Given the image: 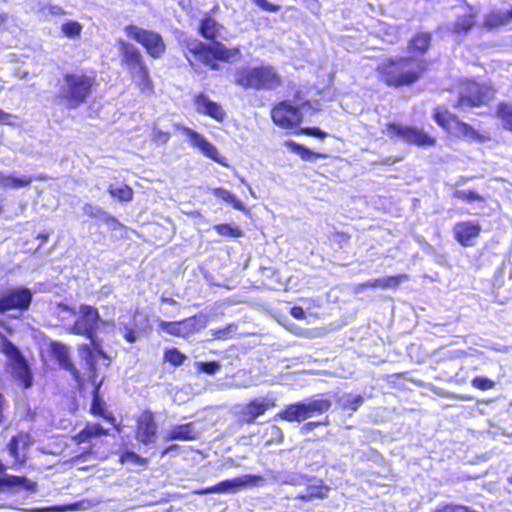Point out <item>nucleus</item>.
<instances>
[{"label": "nucleus", "instance_id": "obj_1", "mask_svg": "<svg viewBox=\"0 0 512 512\" xmlns=\"http://www.w3.org/2000/svg\"><path fill=\"white\" fill-rule=\"evenodd\" d=\"M430 61L414 56H387L375 67L380 84L391 89H402L417 84L429 71Z\"/></svg>", "mask_w": 512, "mask_h": 512}, {"label": "nucleus", "instance_id": "obj_2", "mask_svg": "<svg viewBox=\"0 0 512 512\" xmlns=\"http://www.w3.org/2000/svg\"><path fill=\"white\" fill-rule=\"evenodd\" d=\"M97 82L94 70H75L61 76L55 99L68 110L84 105L93 96Z\"/></svg>", "mask_w": 512, "mask_h": 512}, {"label": "nucleus", "instance_id": "obj_3", "mask_svg": "<svg viewBox=\"0 0 512 512\" xmlns=\"http://www.w3.org/2000/svg\"><path fill=\"white\" fill-rule=\"evenodd\" d=\"M117 44L120 65L125 70L131 84L141 95L152 96L155 93V86L142 52L132 43L122 39L118 40Z\"/></svg>", "mask_w": 512, "mask_h": 512}, {"label": "nucleus", "instance_id": "obj_4", "mask_svg": "<svg viewBox=\"0 0 512 512\" xmlns=\"http://www.w3.org/2000/svg\"><path fill=\"white\" fill-rule=\"evenodd\" d=\"M184 48V57L191 66L198 63L213 71L219 69L218 62H230L240 53L237 47L228 48L222 42L205 43L198 39L186 40Z\"/></svg>", "mask_w": 512, "mask_h": 512}, {"label": "nucleus", "instance_id": "obj_5", "mask_svg": "<svg viewBox=\"0 0 512 512\" xmlns=\"http://www.w3.org/2000/svg\"><path fill=\"white\" fill-rule=\"evenodd\" d=\"M281 77L270 65L243 66L234 73V84L244 90H273L281 85Z\"/></svg>", "mask_w": 512, "mask_h": 512}, {"label": "nucleus", "instance_id": "obj_6", "mask_svg": "<svg viewBox=\"0 0 512 512\" xmlns=\"http://www.w3.org/2000/svg\"><path fill=\"white\" fill-rule=\"evenodd\" d=\"M461 91L453 107L459 110L487 106L495 97V88L490 84L480 83L474 79H464Z\"/></svg>", "mask_w": 512, "mask_h": 512}, {"label": "nucleus", "instance_id": "obj_7", "mask_svg": "<svg viewBox=\"0 0 512 512\" xmlns=\"http://www.w3.org/2000/svg\"><path fill=\"white\" fill-rule=\"evenodd\" d=\"M0 350L7 357V367L13 380L22 389L30 388L33 384V373L20 349L6 336L2 335Z\"/></svg>", "mask_w": 512, "mask_h": 512}, {"label": "nucleus", "instance_id": "obj_8", "mask_svg": "<svg viewBox=\"0 0 512 512\" xmlns=\"http://www.w3.org/2000/svg\"><path fill=\"white\" fill-rule=\"evenodd\" d=\"M433 119L444 131L453 133L458 138L475 142H484L487 139L486 136L479 133L470 124L462 121L444 106L434 108Z\"/></svg>", "mask_w": 512, "mask_h": 512}, {"label": "nucleus", "instance_id": "obj_9", "mask_svg": "<svg viewBox=\"0 0 512 512\" xmlns=\"http://www.w3.org/2000/svg\"><path fill=\"white\" fill-rule=\"evenodd\" d=\"M124 32L129 39L140 44L152 59H160L166 53L167 46L160 33L134 24L126 25Z\"/></svg>", "mask_w": 512, "mask_h": 512}, {"label": "nucleus", "instance_id": "obj_10", "mask_svg": "<svg viewBox=\"0 0 512 512\" xmlns=\"http://www.w3.org/2000/svg\"><path fill=\"white\" fill-rule=\"evenodd\" d=\"M332 400L328 394H319L308 402H298L290 405V420L304 421L307 418L321 415L330 410Z\"/></svg>", "mask_w": 512, "mask_h": 512}, {"label": "nucleus", "instance_id": "obj_11", "mask_svg": "<svg viewBox=\"0 0 512 512\" xmlns=\"http://www.w3.org/2000/svg\"><path fill=\"white\" fill-rule=\"evenodd\" d=\"M100 314L96 307L88 304H81L78 309V317L71 326L75 335L92 339L97 336V328L100 321Z\"/></svg>", "mask_w": 512, "mask_h": 512}, {"label": "nucleus", "instance_id": "obj_12", "mask_svg": "<svg viewBox=\"0 0 512 512\" xmlns=\"http://www.w3.org/2000/svg\"><path fill=\"white\" fill-rule=\"evenodd\" d=\"M134 437L138 443L149 446L156 442L158 437V424L155 413L144 409L135 418Z\"/></svg>", "mask_w": 512, "mask_h": 512}, {"label": "nucleus", "instance_id": "obj_13", "mask_svg": "<svg viewBox=\"0 0 512 512\" xmlns=\"http://www.w3.org/2000/svg\"><path fill=\"white\" fill-rule=\"evenodd\" d=\"M33 299L32 292L26 287L6 289L0 294V314L11 310L26 311Z\"/></svg>", "mask_w": 512, "mask_h": 512}, {"label": "nucleus", "instance_id": "obj_14", "mask_svg": "<svg viewBox=\"0 0 512 512\" xmlns=\"http://www.w3.org/2000/svg\"><path fill=\"white\" fill-rule=\"evenodd\" d=\"M181 130L188 137L190 143L198 148L204 156L223 167L229 166L227 158L222 156L217 147L209 142L203 135L189 127H182Z\"/></svg>", "mask_w": 512, "mask_h": 512}, {"label": "nucleus", "instance_id": "obj_15", "mask_svg": "<svg viewBox=\"0 0 512 512\" xmlns=\"http://www.w3.org/2000/svg\"><path fill=\"white\" fill-rule=\"evenodd\" d=\"M49 348L51 354L56 359L59 366L62 369L68 371L76 382L78 389H82L85 385V379L72 362L69 348L60 342H51Z\"/></svg>", "mask_w": 512, "mask_h": 512}, {"label": "nucleus", "instance_id": "obj_16", "mask_svg": "<svg viewBox=\"0 0 512 512\" xmlns=\"http://www.w3.org/2000/svg\"><path fill=\"white\" fill-rule=\"evenodd\" d=\"M158 327L171 336L181 338H188L200 330L199 320L196 316L179 321H160Z\"/></svg>", "mask_w": 512, "mask_h": 512}, {"label": "nucleus", "instance_id": "obj_17", "mask_svg": "<svg viewBox=\"0 0 512 512\" xmlns=\"http://www.w3.org/2000/svg\"><path fill=\"white\" fill-rule=\"evenodd\" d=\"M454 239L462 247H472L479 238L482 228L477 221H460L453 226Z\"/></svg>", "mask_w": 512, "mask_h": 512}, {"label": "nucleus", "instance_id": "obj_18", "mask_svg": "<svg viewBox=\"0 0 512 512\" xmlns=\"http://www.w3.org/2000/svg\"><path fill=\"white\" fill-rule=\"evenodd\" d=\"M88 340L90 344H81L77 350L79 357L88 365L91 374L94 375L98 358L108 359V356L102 348L101 340L97 336Z\"/></svg>", "mask_w": 512, "mask_h": 512}, {"label": "nucleus", "instance_id": "obj_19", "mask_svg": "<svg viewBox=\"0 0 512 512\" xmlns=\"http://www.w3.org/2000/svg\"><path fill=\"white\" fill-rule=\"evenodd\" d=\"M192 101L199 114L210 117L218 123H223L225 121L226 112L223 107L219 103L211 100L204 93L194 95Z\"/></svg>", "mask_w": 512, "mask_h": 512}, {"label": "nucleus", "instance_id": "obj_20", "mask_svg": "<svg viewBox=\"0 0 512 512\" xmlns=\"http://www.w3.org/2000/svg\"><path fill=\"white\" fill-rule=\"evenodd\" d=\"M30 445V436L25 432H20L10 438L7 449L13 458L12 467H19L26 463L27 451Z\"/></svg>", "mask_w": 512, "mask_h": 512}, {"label": "nucleus", "instance_id": "obj_21", "mask_svg": "<svg viewBox=\"0 0 512 512\" xmlns=\"http://www.w3.org/2000/svg\"><path fill=\"white\" fill-rule=\"evenodd\" d=\"M433 35L429 31H417L407 41V56L425 58L431 50Z\"/></svg>", "mask_w": 512, "mask_h": 512}, {"label": "nucleus", "instance_id": "obj_22", "mask_svg": "<svg viewBox=\"0 0 512 512\" xmlns=\"http://www.w3.org/2000/svg\"><path fill=\"white\" fill-rule=\"evenodd\" d=\"M274 406V402L268 399H252L240 410V422L253 424L258 417L264 415L267 410Z\"/></svg>", "mask_w": 512, "mask_h": 512}, {"label": "nucleus", "instance_id": "obj_23", "mask_svg": "<svg viewBox=\"0 0 512 512\" xmlns=\"http://www.w3.org/2000/svg\"><path fill=\"white\" fill-rule=\"evenodd\" d=\"M108 435L109 430L103 428L99 423L88 422L83 429L72 437V440L76 445L80 446L83 444H92L94 440L107 437ZM91 451L92 445H89L87 452L90 453Z\"/></svg>", "mask_w": 512, "mask_h": 512}, {"label": "nucleus", "instance_id": "obj_24", "mask_svg": "<svg viewBox=\"0 0 512 512\" xmlns=\"http://www.w3.org/2000/svg\"><path fill=\"white\" fill-rule=\"evenodd\" d=\"M215 9L216 7L202 16L197 29L198 34L210 43L218 42L217 38L220 37L221 31L224 29L223 25L213 17Z\"/></svg>", "mask_w": 512, "mask_h": 512}, {"label": "nucleus", "instance_id": "obj_25", "mask_svg": "<svg viewBox=\"0 0 512 512\" xmlns=\"http://www.w3.org/2000/svg\"><path fill=\"white\" fill-rule=\"evenodd\" d=\"M330 491V486L324 480L311 477L307 480L305 492L295 498L305 502L324 500L328 498Z\"/></svg>", "mask_w": 512, "mask_h": 512}, {"label": "nucleus", "instance_id": "obj_26", "mask_svg": "<svg viewBox=\"0 0 512 512\" xmlns=\"http://www.w3.org/2000/svg\"><path fill=\"white\" fill-rule=\"evenodd\" d=\"M263 481L261 475H242L233 479L223 480L218 484L219 493H235L247 486H257Z\"/></svg>", "mask_w": 512, "mask_h": 512}, {"label": "nucleus", "instance_id": "obj_27", "mask_svg": "<svg viewBox=\"0 0 512 512\" xmlns=\"http://www.w3.org/2000/svg\"><path fill=\"white\" fill-rule=\"evenodd\" d=\"M89 412L92 416L102 418L111 424L118 432L120 431V425L117 423L116 417L113 412L107 409L106 403L99 394V386H96L92 392Z\"/></svg>", "mask_w": 512, "mask_h": 512}, {"label": "nucleus", "instance_id": "obj_28", "mask_svg": "<svg viewBox=\"0 0 512 512\" xmlns=\"http://www.w3.org/2000/svg\"><path fill=\"white\" fill-rule=\"evenodd\" d=\"M47 175L39 174L36 176H15L13 174H4L0 172V187L3 189H20L28 187L33 181H46Z\"/></svg>", "mask_w": 512, "mask_h": 512}, {"label": "nucleus", "instance_id": "obj_29", "mask_svg": "<svg viewBox=\"0 0 512 512\" xmlns=\"http://www.w3.org/2000/svg\"><path fill=\"white\" fill-rule=\"evenodd\" d=\"M198 431L192 422L173 426L165 435L166 441H195L198 439Z\"/></svg>", "mask_w": 512, "mask_h": 512}, {"label": "nucleus", "instance_id": "obj_30", "mask_svg": "<svg viewBox=\"0 0 512 512\" xmlns=\"http://www.w3.org/2000/svg\"><path fill=\"white\" fill-rule=\"evenodd\" d=\"M406 143L417 147H433L436 145V138L429 135L422 128L410 125Z\"/></svg>", "mask_w": 512, "mask_h": 512}, {"label": "nucleus", "instance_id": "obj_31", "mask_svg": "<svg viewBox=\"0 0 512 512\" xmlns=\"http://www.w3.org/2000/svg\"><path fill=\"white\" fill-rule=\"evenodd\" d=\"M476 25V13L472 8L469 12L456 18L452 33L458 36H466Z\"/></svg>", "mask_w": 512, "mask_h": 512}, {"label": "nucleus", "instance_id": "obj_32", "mask_svg": "<svg viewBox=\"0 0 512 512\" xmlns=\"http://www.w3.org/2000/svg\"><path fill=\"white\" fill-rule=\"evenodd\" d=\"M130 321L129 323H121L122 337L128 343H135L139 334L141 333V329L137 325V317L139 316L138 311L129 312Z\"/></svg>", "mask_w": 512, "mask_h": 512}, {"label": "nucleus", "instance_id": "obj_33", "mask_svg": "<svg viewBox=\"0 0 512 512\" xmlns=\"http://www.w3.org/2000/svg\"><path fill=\"white\" fill-rule=\"evenodd\" d=\"M1 486L10 488H20L26 491L34 492L36 490V483L29 480L25 476L6 475L0 479Z\"/></svg>", "mask_w": 512, "mask_h": 512}, {"label": "nucleus", "instance_id": "obj_34", "mask_svg": "<svg viewBox=\"0 0 512 512\" xmlns=\"http://www.w3.org/2000/svg\"><path fill=\"white\" fill-rule=\"evenodd\" d=\"M290 150L297 154L303 161L312 162L317 159H325L327 158V154L321 152H314L308 147L290 141Z\"/></svg>", "mask_w": 512, "mask_h": 512}, {"label": "nucleus", "instance_id": "obj_35", "mask_svg": "<svg viewBox=\"0 0 512 512\" xmlns=\"http://www.w3.org/2000/svg\"><path fill=\"white\" fill-rule=\"evenodd\" d=\"M510 18L507 12L502 11H491L485 16L483 26L489 30L497 29L501 26H505L510 22Z\"/></svg>", "mask_w": 512, "mask_h": 512}, {"label": "nucleus", "instance_id": "obj_36", "mask_svg": "<svg viewBox=\"0 0 512 512\" xmlns=\"http://www.w3.org/2000/svg\"><path fill=\"white\" fill-rule=\"evenodd\" d=\"M273 122L281 128H288V102L282 101L271 110Z\"/></svg>", "mask_w": 512, "mask_h": 512}, {"label": "nucleus", "instance_id": "obj_37", "mask_svg": "<svg viewBox=\"0 0 512 512\" xmlns=\"http://www.w3.org/2000/svg\"><path fill=\"white\" fill-rule=\"evenodd\" d=\"M107 191L111 197L120 202H130L134 196L133 189L127 184L121 186L110 185Z\"/></svg>", "mask_w": 512, "mask_h": 512}, {"label": "nucleus", "instance_id": "obj_38", "mask_svg": "<svg viewBox=\"0 0 512 512\" xmlns=\"http://www.w3.org/2000/svg\"><path fill=\"white\" fill-rule=\"evenodd\" d=\"M496 116L503 122L504 127L512 132V105L500 102L496 107Z\"/></svg>", "mask_w": 512, "mask_h": 512}, {"label": "nucleus", "instance_id": "obj_39", "mask_svg": "<svg viewBox=\"0 0 512 512\" xmlns=\"http://www.w3.org/2000/svg\"><path fill=\"white\" fill-rule=\"evenodd\" d=\"M163 359L173 367H179L187 360V356L179 349L171 347L164 350Z\"/></svg>", "mask_w": 512, "mask_h": 512}, {"label": "nucleus", "instance_id": "obj_40", "mask_svg": "<svg viewBox=\"0 0 512 512\" xmlns=\"http://www.w3.org/2000/svg\"><path fill=\"white\" fill-rule=\"evenodd\" d=\"M213 229L219 236L229 238H240L243 236V231L238 226H232L227 223H220L214 225Z\"/></svg>", "mask_w": 512, "mask_h": 512}, {"label": "nucleus", "instance_id": "obj_41", "mask_svg": "<svg viewBox=\"0 0 512 512\" xmlns=\"http://www.w3.org/2000/svg\"><path fill=\"white\" fill-rule=\"evenodd\" d=\"M388 136L392 139H402L406 142L410 125H401L395 122H389L385 125Z\"/></svg>", "mask_w": 512, "mask_h": 512}, {"label": "nucleus", "instance_id": "obj_42", "mask_svg": "<svg viewBox=\"0 0 512 512\" xmlns=\"http://www.w3.org/2000/svg\"><path fill=\"white\" fill-rule=\"evenodd\" d=\"M83 26L74 20L67 21L62 24L61 32L62 34L69 39H76L81 36Z\"/></svg>", "mask_w": 512, "mask_h": 512}, {"label": "nucleus", "instance_id": "obj_43", "mask_svg": "<svg viewBox=\"0 0 512 512\" xmlns=\"http://www.w3.org/2000/svg\"><path fill=\"white\" fill-rule=\"evenodd\" d=\"M213 195L227 203L232 204V206L237 210H244L242 202L224 188L219 187L213 189Z\"/></svg>", "mask_w": 512, "mask_h": 512}, {"label": "nucleus", "instance_id": "obj_44", "mask_svg": "<svg viewBox=\"0 0 512 512\" xmlns=\"http://www.w3.org/2000/svg\"><path fill=\"white\" fill-rule=\"evenodd\" d=\"M453 197L468 203L484 201V197L475 190H456L453 192Z\"/></svg>", "mask_w": 512, "mask_h": 512}, {"label": "nucleus", "instance_id": "obj_45", "mask_svg": "<svg viewBox=\"0 0 512 512\" xmlns=\"http://www.w3.org/2000/svg\"><path fill=\"white\" fill-rule=\"evenodd\" d=\"M409 279L407 274H397L392 276H387L383 278V290L385 289H396L399 285Z\"/></svg>", "mask_w": 512, "mask_h": 512}, {"label": "nucleus", "instance_id": "obj_46", "mask_svg": "<svg viewBox=\"0 0 512 512\" xmlns=\"http://www.w3.org/2000/svg\"><path fill=\"white\" fill-rule=\"evenodd\" d=\"M364 398L361 395L349 396L341 405L343 411L355 412L363 404Z\"/></svg>", "mask_w": 512, "mask_h": 512}, {"label": "nucleus", "instance_id": "obj_47", "mask_svg": "<svg viewBox=\"0 0 512 512\" xmlns=\"http://www.w3.org/2000/svg\"><path fill=\"white\" fill-rule=\"evenodd\" d=\"M471 385L481 391L491 390L495 387V382L484 376L474 377L471 381Z\"/></svg>", "mask_w": 512, "mask_h": 512}, {"label": "nucleus", "instance_id": "obj_48", "mask_svg": "<svg viewBox=\"0 0 512 512\" xmlns=\"http://www.w3.org/2000/svg\"><path fill=\"white\" fill-rule=\"evenodd\" d=\"M120 461L122 463L124 462H132L137 465L145 466L148 463V460L146 458H142L134 451L126 450L124 451L120 456Z\"/></svg>", "mask_w": 512, "mask_h": 512}, {"label": "nucleus", "instance_id": "obj_49", "mask_svg": "<svg viewBox=\"0 0 512 512\" xmlns=\"http://www.w3.org/2000/svg\"><path fill=\"white\" fill-rule=\"evenodd\" d=\"M171 138V134L168 131H163L159 128H154L150 134L152 142L158 145H165Z\"/></svg>", "mask_w": 512, "mask_h": 512}, {"label": "nucleus", "instance_id": "obj_50", "mask_svg": "<svg viewBox=\"0 0 512 512\" xmlns=\"http://www.w3.org/2000/svg\"><path fill=\"white\" fill-rule=\"evenodd\" d=\"M221 366L217 361H207L197 363V371L208 375H214L220 370Z\"/></svg>", "mask_w": 512, "mask_h": 512}, {"label": "nucleus", "instance_id": "obj_51", "mask_svg": "<svg viewBox=\"0 0 512 512\" xmlns=\"http://www.w3.org/2000/svg\"><path fill=\"white\" fill-rule=\"evenodd\" d=\"M295 133L302 134V135H305V136L315 137V138H318V139H321V140H323V139L328 137V133L323 131V130H321L318 127L300 128Z\"/></svg>", "mask_w": 512, "mask_h": 512}, {"label": "nucleus", "instance_id": "obj_52", "mask_svg": "<svg viewBox=\"0 0 512 512\" xmlns=\"http://www.w3.org/2000/svg\"><path fill=\"white\" fill-rule=\"evenodd\" d=\"M235 326L230 324L223 328L213 329L211 331V335L214 340H228L231 338V333L234 330Z\"/></svg>", "mask_w": 512, "mask_h": 512}, {"label": "nucleus", "instance_id": "obj_53", "mask_svg": "<svg viewBox=\"0 0 512 512\" xmlns=\"http://www.w3.org/2000/svg\"><path fill=\"white\" fill-rule=\"evenodd\" d=\"M101 220L111 231H118L124 228V225L116 217L110 215L106 211Z\"/></svg>", "mask_w": 512, "mask_h": 512}, {"label": "nucleus", "instance_id": "obj_54", "mask_svg": "<svg viewBox=\"0 0 512 512\" xmlns=\"http://www.w3.org/2000/svg\"><path fill=\"white\" fill-rule=\"evenodd\" d=\"M81 502H74L71 504H65V505H53L51 507H48L46 511L50 512H66V511H73V510H79L81 508Z\"/></svg>", "mask_w": 512, "mask_h": 512}, {"label": "nucleus", "instance_id": "obj_55", "mask_svg": "<svg viewBox=\"0 0 512 512\" xmlns=\"http://www.w3.org/2000/svg\"><path fill=\"white\" fill-rule=\"evenodd\" d=\"M83 211L85 213V215H87L89 218H101L103 217V215L105 214V211L100 209V208H96L94 207L92 204H85L83 206Z\"/></svg>", "mask_w": 512, "mask_h": 512}, {"label": "nucleus", "instance_id": "obj_56", "mask_svg": "<svg viewBox=\"0 0 512 512\" xmlns=\"http://www.w3.org/2000/svg\"><path fill=\"white\" fill-rule=\"evenodd\" d=\"M332 238L342 248L349 243L350 235L346 232L336 231L332 234Z\"/></svg>", "mask_w": 512, "mask_h": 512}, {"label": "nucleus", "instance_id": "obj_57", "mask_svg": "<svg viewBox=\"0 0 512 512\" xmlns=\"http://www.w3.org/2000/svg\"><path fill=\"white\" fill-rule=\"evenodd\" d=\"M329 422H328V417H326V420L324 422H320V421H312V422H307L305 423L304 425H302L300 427V430L303 434L305 433H308L309 431L313 430L314 428L320 426V425H327Z\"/></svg>", "mask_w": 512, "mask_h": 512}, {"label": "nucleus", "instance_id": "obj_58", "mask_svg": "<svg viewBox=\"0 0 512 512\" xmlns=\"http://www.w3.org/2000/svg\"><path fill=\"white\" fill-rule=\"evenodd\" d=\"M254 3L261 9L268 12H276L279 9L277 5H274L267 0H254Z\"/></svg>", "mask_w": 512, "mask_h": 512}, {"label": "nucleus", "instance_id": "obj_59", "mask_svg": "<svg viewBox=\"0 0 512 512\" xmlns=\"http://www.w3.org/2000/svg\"><path fill=\"white\" fill-rule=\"evenodd\" d=\"M304 302L306 304L305 308L307 315L312 316L314 318L318 317V314L316 312H313L312 310L314 308L319 307V303L314 300H305Z\"/></svg>", "mask_w": 512, "mask_h": 512}, {"label": "nucleus", "instance_id": "obj_60", "mask_svg": "<svg viewBox=\"0 0 512 512\" xmlns=\"http://www.w3.org/2000/svg\"><path fill=\"white\" fill-rule=\"evenodd\" d=\"M7 407V400L5 396L0 392V425L6 421L5 410Z\"/></svg>", "mask_w": 512, "mask_h": 512}, {"label": "nucleus", "instance_id": "obj_61", "mask_svg": "<svg viewBox=\"0 0 512 512\" xmlns=\"http://www.w3.org/2000/svg\"><path fill=\"white\" fill-rule=\"evenodd\" d=\"M290 314L298 319V320H302L305 318L306 316V313L304 311V308L302 306H293L291 309H290Z\"/></svg>", "mask_w": 512, "mask_h": 512}, {"label": "nucleus", "instance_id": "obj_62", "mask_svg": "<svg viewBox=\"0 0 512 512\" xmlns=\"http://www.w3.org/2000/svg\"><path fill=\"white\" fill-rule=\"evenodd\" d=\"M194 493L197 494V495H206V494H210V493H219L218 484H215V485H212V486H209V487H205V488H201V489L195 490Z\"/></svg>", "mask_w": 512, "mask_h": 512}, {"label": "nucleus", "instance_id": "obj_63", "mask_svg": "<svg viewBox=\"0 0 512 512\" xmlns=\"http://www.w3.org/2000/svg\"><path fill=\"white\" fill-rule=\"evenodd\" d=\"M12 118H13L12 114L7 113L0 109V124L12 125L13 124Z\"/></svg>", "mask_w": 512, "mask_h": 512}, {"label": "nucleus", "instance_id": "obj_64", "mask_svg": "<svg viewBox=\"0 0 512 512\" xmlns=\"http://www.w3.org/2000/svg\"><path fill=\"white\" fill-rule=\"evenodd\" d=\"M369 281H370V288H372V289H375V288L383 289V278L371 279Z\"/></svg>", "mask_w": 512, "mask_h": 512}]
</instances>
